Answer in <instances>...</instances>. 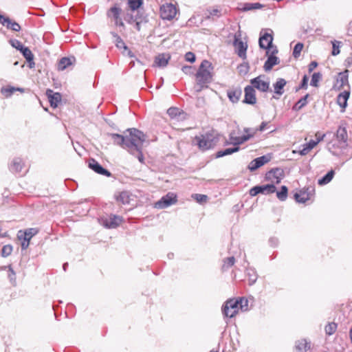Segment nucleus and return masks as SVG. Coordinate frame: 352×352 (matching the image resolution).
<instances>
[{"label":"nucleus","instance_id":"a878e982","mask_svg":"<svg viewBox=\"0 0 352 352\" xmlns=\"http://www.w3.org/2000/svg\"><path fill=\"white\" fill-rule=\"evenodd\" d=\"M287 81L283 78H278L276 82L273 85L274 89V94L278 96H281L284 93V87L286 85Z\"/></svg>","mask_w":352,"mask_h":352},{"label":"nucleus","instance_id":"0e129e2a","mask_svg":"<svg viewBox=\"0 0 352 352\" xmlns=\"http://www.w3.org/2000/svg\"><path fill=\"white\" fill-rule=\"evenodd\" d=\"M316 136V141L318 142V144L321 142L322 140H323L324 138L325 137V134H322L320 132H317L315 135Z\"/></svg>","mask_w":352,"mask_h":352},{"label":"nucleus","instance_id":"c9c22d12","mask_svg":"<svg viewBox=\"0 0 352 352\" xmlns=\"http://www.w3.org/2000/svg\"><path fill=\"white\" fill-rule=\"evenodd\" d=\"M247 275L248 276L249 285H254L256 283L258 277L256 270L252 268L247 269Z\"/></svg>","mask_w":352,"mask_h":352},{"label":"nucleus","instance_id":"a18cd8bd","mask_svg":"<svg viewBox=\"0 0 352 352\" xmlns=\"http://www.w3.org/2000/svg\"><path fill=\"white\" fill-rule=\"evenodd\" d=\"M322 78V74L320 72L314 73L311 76L310 85L313 87H318V82Z\"/></svg>","mask_w":352,"mask_h":352},{"label":"nucleus","instance_id":"6e6d98bb","mask_svg":"<svg viewBox=\"0 0 352 352\" xmlns=\"http://www.w3.org/2000/svg\"><path fill=\"white\" fill-rule=\"evenodd\" d=\"M16 89L14 87H10L9 88H2L1 93L6 97L10 96Z\"/></svg>","mask_w":352,"mask_h":352},{"label":"nucleus","instance_id":"cd10ccee","mask_svg":"<svg viewBox=\"0 0 352 352\" xmlns=\"http://www.w3.org/2000/svg\"><path fill=\"white\" fill-rule=\"evenodd\" d=\"M170 56L168 54H162L156 56L155 63L159 67H165L167 65Z\"/></svg>","mask_w":352,"mask_h":352},{"label":"nucleus","instance_id":"4d7b16f0","mask_svg":"<svg viewBox=\"0 0 352 352\" xmlns=\"http://www.w3.org/2000/svg\"><path fill=\"white\" fill-rule=\"evenodd\" d=\"M308 80H309L308 76L307 75H305L302 77V79L301 80V82H300V85L298 89H307V87H308V85H307L308 84Z\"/></svg>","mask_w":352,"mask_h":352},{"label":"nucleus","instance_id":"a19ab883","mask_svg":"<svg viewBox=\"0 0 352 352\" xmlns=\"http://www.w3.org/2000/svg\"><path fill=\"white\" fill-rule=\"evenodd\" d=\"M262 7L263 5L259 3H246L243 6V10L249 11L252 10H257L261 8Z\"/></svg>","mask_w":352,"mask_h":352},{"label":"nucleus","instance_id":"e433bc0d","mask_svg":"<svg viewBox=\"0 0 352 352\" xmlns=\"http://www.w3.org/2000/svg\"><path fill=\"white\" fill-rule=\"evenodd\" d=\"M7 268L8 269V272H9L8 278H9L10 283H12V285H16V273H15V272L12 269L11 265H8V266H4V267H2V269H3V270H6Z\"/></svg>","mask_w":352,"mask_h":352},{"label":"nucleus","instance_id":"6ab92c4d","mask_svg":"<svg viewBox=\"0 0 352 352\" xmlns=\"http://www.w3.org/2000/svg\"><path fill=\"white\" fill-rule=\"evenodd\" d=\"M254 137V133L252 134L243 135L242 136L236 137L234 136L233 133H230V140L231 144H232L235 146H239V145L244 143L245 142L249 140L250 138Z\"/></svg>","mask_w":352,"mask_h":352},{"label":"nucleus","instance_id":"2f4dec72","mask_svg":"<svg viewBox=\"0 0 352 352\" xmlns=\"http://www.w3.org/2000/svg\"><path fill=\"white\" fill-rule=\"evenodd\" d=\"M111 34L113 36V37L115 38V43L116 46L119 49H124V50H127L128 47L125 45L123 40L121 38V37L116 32H111Z\"/></svg>","mask_w":352,"mask_h":352},{"label":"nucleus","instance_id":"f3484780","mask_svg":"<svg viewBox=\"0 0 352 352\" xmlns=\"http://www.w3.org/2000/svg\"><path fill=\"white\" fill-rule=\"evenodd\" d=\"M121 9L117 6L112 7L108 13L109 16H112L115 21V25L119 27L124 28V23L120 17Z\"/></svg>","mask_w":352,"mask_h":352},{"label":"nucleus","instance_id":"864d4df0","mask_svg":"<svg viewBox=\"0 0 352 352\" xmlns=\"http://www.w3.org/2000/svg\"><path fill=\"white\" fill-rule=\"evenodd\" d=\"M167 113L168 114V116L170 118H174L177 115L180 114V112H179V109L178 108H177V107H170V108H169L167 110Z\"/></svg>","mask_w":352,"mask_h":352},{"label":"nucleus","instance_id":"423d86ee","mask_svg":"<svg viewBox=\"0 0 352 352\" xmlns=\"http://www.w3.org/2000/svg\"><path fill=\"white\" fill-rule=\"evenodd\" d=\"M122 220V218L120 216L111 214L109 217H102L100 222L104 228L112 229L117 228Z\"/></svg>","mask_w":352,"mask_h":352},{"label":"nucleus","instance_id":"5fc2aeb1","mask_svg":"<svg viewBox=\"0 0 352 352\" xmlns=\"http://www.w3.org/2000/svg\"><path fill=\"white\" fill-rule=\"evenodd\" d=\"M10 44L14 48H16V50L20 51V49H21L24 45L16 39H10L9 41Z\"/></svg>","mask_w":352,"mask_h":352},{"label":"nucleus","instance_id":"bf43d9fd","mask_svg":"<svg viewBox=\"0 0 352 352\" xmlns=\"http://www.w3.org/2000/svg\"><path fill=\"white\" fill-rule=\"evenodd\" d=\"M124 20L127 23L131 24V23H134V15H133L131 13H126L124 16Z\"/></svg>","mask_w":352,"mask_h":352},{"label":"nucleus","instance_id":"603ef678","mask_svg":"<svg viewBox=\"0 0 352 352\" xmlns=\"http://www.w3.org/2000/svg\"><path fill=\"white\" fill-rule=\"evenodd\" d=\"M192 197L195 199L198 203L206 202L208 199L207 195L201 194H194Z\"/></svg>","mask_w":352,"mask_h":352},{"label":"nucleus","instance_id":"f8f14e48","mask_svg":"<svg viewBox=\"0 0 352 352\" xmlns=\"http://www.w3.org/2000/svg\"><path fill=\"white\" fill-rule=\"evenodd\" d=\"M271 54L268 56L267 60L265 61L263 68L265 72L270 71L272 67L279 63L278 58L275 56L278 53L276 47L270 50Z\"/></svg>","mask_w":352,"mask_h":352},{"label":"nucleus","instance_id":"393cba45","mask_svg":"<svg viewBox=\"0 0 352 352\" xmlns=\"http://www.w3.org/2000/svg\"><path fill=\"white\" fill-rule=\"evenodd\" d=\"M38 232V229L36 228H28L25 232L21 234V231L19 232L18 238L19 239H26L30 241V239Z\"/></svg>","mask_w":352,"mask_h":352},{"label":"nucleus","instance_id":"4be33fe9","mask_svg":"<svg viewBox=\"0 0 352 352\" xmlns=\"http://www.w3.org/2000/svg\"><path fill=\"white\" fill-rule=\"evenodd\" d=\"M350 96V91L345 90L340 93L337 97V104L343 109L347 106V100Z\"/></svg>","mask_w":352,"mask_h":352},{"label":"nucleus","instance_id":"2eb2a0df","mask_svg":"<svg viewBox=\"0 0 352 352\" xmlns=\"http://www.w3.org/2000/svg\"><path fill=\"white\" fill-rule=\"evenodd\" d=\"M271 157L267 155L256 157L250 162L248 165V168L250 171H254L265 164L270 161Z\"/></svg>","mask_w":352,"mask_h":352},{"label":"nucleus","instance_id":"4468645a","mask_svg":"<svg viewBox=\"0 0 352 352\" xmlns=\"http://www.w3.org/2000/svg\"><path fill=\"white\" fill-rule=\"evenodd\" d=\"M245 97L243 102L248 104H254L256 102V91L253 87L248 85L244 89Z\"/></svg>","mask_w":352,"mask_h":352},{"label":"nucleus","instance_id":"680f3d73","mask_svg":"<svg viewBox=\"0 0 352 352\" xmlns=\"http://www.w3.org/2000/svg\"><path fill=\"white\" fill-rule=\"evenodd\" d=\"M182 70L186 74H190L192 72V67L191 66L185 65L182 67Z\"/></svg>","mask_w":352,"mask_h":352},{"label":"nucleus","instance_id":"39448f33","mask_svg":"<svg viewBox=\"0 0 352 352\" xmlns=\"http://www.w3.org/2000/svg\"><path fill=\"white\" fill-rule=\"evenodd\" d=\"M177 201L176 195L173 192H168L155 204V207L158 209H164L176 204Z\"/></svg>","mask_w":352,"mask_h":352},{"label":"nucleus","instance_id":"49530a36","mask_svg":"<svg viewBox=\"0 0 352 352\" xmlns=\"http://www.w3.org/2000/svg\"><path fill=\"white\" fill-rule=\"evenodd\" d=\"M309 97V94H306L304 97L301 98L294 105V109L296 110H300L304 107L307 103V99Z\"/></svg>","mask_w":352,"mask_h":352},{"label":"nucleus","instance_id":"b1692460","mask_svg":"<svg viewBox=\"0 0 352 352\" xmlns=\"http://www.w3.org/2000/svg\"><path fill=\"white\" fill-rule=\"evenodd\" d=\"M267 177L268 178H274L276 179V184H278L280 182V180L282 179L284 172L283 170L279 168H272L267 173Z\"/></svg>","mask_w":352,"mask_h":352},{"label":"nucleus","instance_id":"4c0bfd02","mask_svg":"<svg viewBox=\"0 0 352 352\" xmlns=\"http://www.w3.org/2000/svg\"><path fill=\"white\" fill-rule=\"evenodd\" d=\"M288 189L286 186H282L280 191L276 192V197L281 201H285L287 197Z\"/></svg>","mask_w":352,"mask_h":352},{"label":"nucleus","instance_id":"bb28decb","mask_svg":"<svg viewBox=\"0 0 352 352\" xmlns=\"http://www.w3.org/2000/svg\"><path fill=\"white\" fill-rule=\"evenodd\" d=\"M294 199L298 203L305 204L310 199V193L307 190H300L299 192L294 194Z\"/></svg>","mask_w":352,"mask_h":352},{"label":"nucleus","instance_id":"c03bdc74","mask_svg":"<svg viewBox=\"0 0 352 352\" xmlns=\"http://www.w3.org/2000/svg\"><path fill=\"white\" fill-rule=\"evenodd\" d=\"M235 263V258L234 256H230L225 258L223 260V264L222 266V269L223 270H228L230 267H232Z\"/></svg>","mask_w":352,"mask_h":352},{"label":"nucleus","instance_id":"79ce46f5","mask_svg":"<svg viewBox=\"0 0 352 352\" xmlns=\"http://www.w3.org/2000/svg\"><path fill=\"white\" fill-rule=\"evenodd\" d=\"M239 305V309H240L242 311H246L248 310V300L245 298H239L236 299Z\"/></svg>","mask_w":352,"mask_h":352},{"label":"nucleus","instance_id":"5701e85b","mask_svg":"<svg viewBox=\"0 0 352 352\" xmlns=\"http://www.w3.org/2000/svg\"><path fill=\"white\" fill-rule=\"evenodd\" d=\"M20 52L29 63L30 68L34 67L35 65L34 62V55L31 50L28 47L23 46L20 49Z\"/></svg>","mask_w":352,"mask_h":352},{"label":"nucleus","instance_id":"c756f323","mask_svg":"<svg viewBox=\"0 0 352 352\" xmlns=\"http://www.w3.org/2000/svg\"><path fill=\"white\" fill-rule=\"evenodd\" d=\"M336 138L338 141L345 144L348 139L347 132L345 127L339 126L336 132Z\"/></svg>","mask_w":352,"mask_h":352},{"label":"nucleus","instance_id":"338daca9","mask_svg":"<svg viewBox=\"0 0 352 352\" xmlns=\"http://www.w3.org/2000/svg\"><path fill=\"white\" fill-rule=\"evenodd\" d=\"M23 241L21 242V248L23 250H25L28 248L30 244V241L26 239H22Z\"/></svg>","mask_w":352,"mask_h":352},{"label":"nucleus","instance_id":"473e14b6","mask_svg":"<svg viewBox=\"0 0 352 352\" xmlns=\"http://www.w3.org/2000/svg\"><path fill=\"white\" fill-rule=\"evenodd\" d=\"M137 13L134 15V21H139V23H146L148 21V16L146 13L141 10H136Z\"/></svg>","mask_w":352,"mask_h":352},{"label":"nucleus","instance_id":"de8ad7c7","mask_svg":"<svg viewBox=\"0 0 352 352\" xmlns=\"http://www.w3.org/2000/svg\"><path fill=\"white\" fill-rule=\"evenodd\" d=\"M337 329V324L335 322H329L328 323L324 328L325 332L327 335L331 336L333 335Z\"/></svg>","mask_w":352,"mask_h":352},{"label":"nucleus","instance_id":"6e6552de","mask_svg":"<svg viewBox=\"0 0 352 352\" xmlns=\"http://www.w3.org/2000/svg\"><path fill=\"white\" fill-rule=\"evenodd\" d=\"M176 14V7L172 3H165L160 7V16L163 19L171 20Z\"/></svg>","mask_w":352,"mask_h":352},{"label":"nucleus","instance_id":"7c9ffc66","mask_svg":"<svg viewBox=\"0 0 352 352\" xmlns=\"http://www.w3.org/2000/svg\"><path fill=\"white\" fill-rule=\"evenodd\" d=\"M116 199L122 204H129L131 201V195L127 191H122L116 197Z\"/></svg>","mask_w":352,"mask_h":352},{"label":"nucleus","instance_id":"20e7f679","mask_svg":"<svg viewBox=\"0 0 352 352\" xmlns=\"http://www.w3.org/2000/svg\"><path fill=\"white\" fill-rule=\"evenodd\" d=\"M239 305L236 299H229L222 306V314L228 318H233L238 314Z\"/></svg>","mask_w":352,"mask_h":352},{"label":"nucleus","instance_id":"9d476101","mask_svg":"<svg viewBox=\"0 0 352 352\" xmlns=\"http://www.w3.org/2000/svg\"><path fill=\"white\" fill-rule=\"evenodd\" d=\"M240 37H241L240 34H235L233 45L237 51L238 56L243 59H245L248 45L245 43H243L241 40Z\"/></svg>","mask_w":352,"mask_h":352},{"label":"nucleus","instance_id":"dca6fc26","mask_svg":"<svg viewBox=\"0 0 352 352\" xmlns=\"http://www.w3.org/2000/svg\"><path fill=\"white\" fill-rule=\"evenodd\" d=\"M0 23L14 32H19L21 29L20 25L10 19L8 16L0 14Z\"/></svg>","mask_w":352,"mask_h":352},{"label":"nucleus","instance_id":"412c9836","mask_svg":"<svg viewBox=\"0 0 352 352\" xmlns=\"http://www.w3.org/2000/svg\"><path fill=\"white\" fill-rule=\"evenodd\" d=\"M242 94V91L241 88L236 87V88H232L230 89H228L227 91V96L229 98V100L232 103H236Z\"/></svg>","mask_w":352,"mask_h":352},{"label":"nucleus","instance_id":"58836bf2","mask_svg":"<svg viewBox=\"0 0 352 352\" xmlns=\"http://www.w3.org/2000/svg\"><path fill=\"white\" fill-rule=\"evenodd\" d=\"M71 64L72 61L69 58L63 57L59 60L58 63V69L60 71H63Z\"/></svg>","mask_w":352,"mask_h":352},{"label":"nucleus","instance_id":"c85d7f7f","mask_svg":"<svg viewBox=\"0 0 352 352\" xmlns=\"http://www.w3.org/2000/svg\"><path fill=\"white\" fill-rule=\"evenodd\" d=\"M348 70H345L344 72H340L338 74L337 78V83L339 84V89L343 87L344 85H348Z\"/></svg>","mask_w":352,"mask_h":352},{"label":"nucleus","instance_id":"f03ea898","mask_svg":"<svg viewBox=\"0 0 352 352\" xmlns=\"http://www.w3.org/2000/svg\"><path fill=\"white\" fill-rule=\"evenodd\" d=\"M213 67L211 63L207 60H204L197 70L195 75L196 81L199 88L197 91H201L204 88L208 87L207 85L210 83L212 80Z\"/></svg>","mask_w":352,"mask_h":352},{"label":"nucleus","instance_id":"3c124183","mask_svg":"<svg viewBox=\"0 0 352 352\" xmlns=\"http://www.w3.org/2000/svg\"><path fill=\"white\" fill-rule=\"evenodd\" d=\"M237 69L239 74L245 75L248 72L249 65L247 63H242L238 66Z\"/></svg>","mask_w":352,"mask_h":352},{"label":"nucleus","instance_id":"774afa93","mask_svg":"<svg viewBox=\"0 0 352 352\" xmlns=\"http://www.w3.org/2000/svg\"><path fill=\"white\" fill-rule=\"evenodd\" d=\"M318 66V63L316 61H312L309 65V72H311L316 67Z\"/></svg>","mask_w":352,"mask_h":352},{"label":"nucleus","instance_id":"f704fd0d","mask_svg":"<svg viewBox=\"0 0 352 352\" xmlns=\"http://www.w3.org/2000/svg\"><path fill=\"white\" fill-rule=\"evenodd\" d=\"M334 170H331L326 175H324L321 179L318 180L319 185H325L331 181L334 176Z\"/></svg>","mask_w":352,"mask_h":352},{"label":"nucleus","instance_id":"09e8293b","mask_svg":"<svg viewBox=\"0 0 352 352\" xmlns=\"http://www.w3.org/2000/svg\"><path fill=\"white\" fill-rule=\"evenodd\" d=\"M12 250L13 248L11 245H5L2 248L1 254L3 257H7L11 254Z\"/></svg>","mask_w":352,"mask_h":352},{"label":"nucleus","instance_id":"69168bd1","mask_svg":"<svg viewBox=\"0 0 352 352\" xmlns=\"http://www.w3.org/2000/svg\"><path fill=\"white\" fill-rule=\"evenodd\" d=\"M318 144V142L314 140H311L306 145L309 148V149L314 148Z\"/></svg>","mask_w":352,"mask_h":352},{"label":"nucleus","instance_id":"0eeeda50","mask_svg":"<svg viewBox=\"0 0 352 352\" xmlns=\"http://www.w3.org/2000/svg\"><path fill=\"white\" fill-rule=\"evenodd\" d=\"M276 188L274 184H266L261 186H256L252 188L250 190V195L252 197H254L259 193L268 195L271 193H274L276 191Z\"/></svg>","mask_w":352,"mask_h":352},{"label":"nucleus","instance_id":"13d9d810","mask_svg":"<svg viewBox=\"0 0 352 352\" xmlns=\"http://www.w3.org/2000/svg\"><path fill=\"white\" fill-rule=\"evenodd\" d=\"M185 59L186 61L194 63L195 61V55L192 52H188L185 54Z\"/></svg>","mask_w":352,"mask_h":352},{"label":"nucleus","instance_id":"052dcab7","mask_svg":"<svg viewBox=\"0 0 352 352\" xmlns=\"http://www.w3.org/2000/svg\"><path fill=\"white\" fill-rule=\"evenodd\" d=\"M340 52V50H339V45H336V42H333V50H332V55L333 56H336L338 54H339Z\"/></svg>","mask_w":352,"mask_h":352},{"label":"nucleus","instance_id":"7ed1b4c3","mask_svg":"<svg viewBox=\"0 0 352 352\" xmlns=\"http://www.w3.org/2000/svg\"><path fill=\"white\" fill-rule=\"evenodd\" d=\"M217 140L213 132H208L196 136L193 143L199 146L202 151H206L213 147L217 143Z\"/></svg>","mask_w":352,"mask_h":352},{"label":"nucleus","instance_id":"e2e57ef3","mask_svg":"<svg viewBox=\"0 0 352 352\" xmlns=\"http://www.w3.org/2000/svg\"><path fill=\"white\" fill-rule=\"evenodd\" d=\"M311 149L305 144L303 145V148L299 151V153L300 155H307Z\"/></svg>","mask_w":352,"mask_h":352},{"label":"nucleus","instance_id":"72a5a7b5","mask_svg":"<svg viewBox=\"0 0 352 352\" xmlns=\"http://www.w3.org/2000/svg\"><path fill=\"white\" fill-rule=\"evenodd\" d=\"M239 151V146H234L232 148H227L224 150L219 151L217 153V157H221L226 155H231Z\"/></svg>","mask_w":352,"mask_h":352},{"label":"nucleus","instance_id":"f257e3e1","mask_svg":"<svg viewBox=\"0 0 352 352\" xmlns=\"http://www.w3.org/2000/svg\"><path fill=\"white\" fill-rule=\"evenodd\" d=\"M128 134L120 135L112 133L111 136L114 142L124 148H127L130 153L135 155L138 152L137 157L142 163L144 156L142 153L143 143L146 141V135L141 131L135 128L127 129Z\"/></svg>","mask_w":352,"mask_h":352},{"label":"nucleus","instance_id":"9b49d317","mask_svg":"<svg viewBox=\"0 0 352 352\" xmlns=\"http://www.w3.org/2000/svg\"><path fill=\"white\" fill-rule=\"evenodd\" d=\"M272 35L270 33L265 32L260 36L258 45L261 48L267 50L268 51L267 52V54H268L270 50L274 48L272 46Z\"/></svg>","mask_w":352,"mask_h":352},{"label":"nucleus","instance_id":"ea45409f","mask_svg":"<svg viewBox=\"0 0 352 352\" xmlns=\"http://www.w3.org/2000/svg\"><path fill=\"white\" fill-rule=\"evenodd\" d=\"M296 347L299 352H306L307 350L309 349V346H308V342L305 339L298 341L296 342Z\"/></svg>","mask_w":352,"mask_h":352},{"label":"nucleus","instance_id":"8fccbe9b","mask_svg":"<svg viewBox=\"0 0 352 352\" xmlns=\"http://www.w3.org/2000/svg\"><path fill=\"white\" fill-rule=\"evenodd\" d=\"M303 48V44L301 43H298L294 47L293 50V56L294 58H297L300 56V52Z\"/></svg>","mask_w":352,"mask_h":352},{"label":"nucleus","instance_id":"aec40b11","mask_svg":"<svg viewBox=\"0 0 352 352\" xmlns=\"http://www.w3.org/2000/svg\"><path fill=\"white\" fill-rule=\"evenodd\" d=\"M24 166L23 160L20 157H15L10 165V170L14 173H21Z\"/></svg>","mask_w":352,"mask_h":352},{"label":"nucleus","instance_id":"37998d69","mask_svg":"<svg viewBox=\"0 0 352 352\" xmlns=\"http://www.w3.org/2000/svg\"><path fill=\"white\" fill-rule=\"evenodd\" d=\"M143 3V0H128V4L132 11L140 8Z\"/></svg>","mask_w":352,"mask_h":352},{"label":"nucleus","instance_id":"a211bd4d","mask_svg":"<svg viewBox=\"0 0 352 352\" xmlns=\"http://www.w3.org/2000/svg\"><path fill=\"white\" fill-rule=\"evenodd\" d=\"M46 95L50 103V106L53 108L58 107L61 100V95L58 92H54L52 89H47Z\"/></svg>","mask_w":352,"mask_h":352},{"label":"nucleus","instance_id":"ddd939ff","mask_svg":"<svg viewBox=\"0 0 352 352\" xmlns=\"http://www.w3.org/2000/svg\"><path fill=\"white\" fill-rule=\"evenodd\" d=\"M88 166L98 174L105 175L107 177H110L111 175L108 170L103 168L96 160L93 158L89 160Z\"/></svg>","mask_w":352,"mask_h":352},{"label":"nucleus","instance_id":"1a4fd4ad","mask_svg":"<svg viewBox=\"0 0 352 352\" xmlns=\"http://www.w3.org/2000/svg\"><path fill=\"white\" fill-rule=\"evenodd\" d=\"M265 76L260 75L250 80L251 86L261 92H267L270 89V82L263 80Z\"/></svg>","mask_w":352,"mask_h":352}]
</instances>
